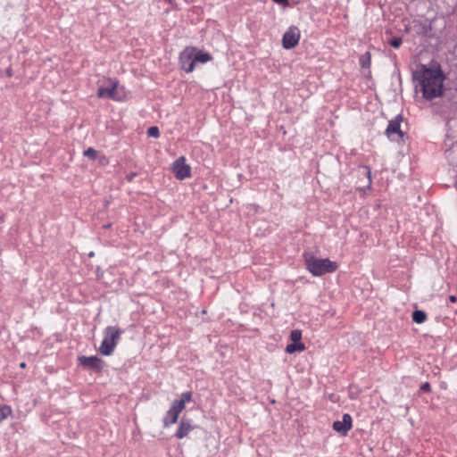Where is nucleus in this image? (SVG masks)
Listing matches in <instances>:
<instances>
[{
  "instance_id": "f257e3e1",
  "label": "nucleus",
  "mask_w": 457,
  "mask_h": 457,
  "mask_svg": "<svg viewBox=\"0 0 457 457\" xmlns=\"http://www.w3.org/2000/svg\"><path fill=\"white\" fill-rule=\"evenodd\" d=\"M414 78L418 80L420 91L426 99L432 100L442 96L445 78L439 70L428 69L422 65L414 73Z\"/></svg>"
},
{
  "instance_id": "f03ea898",
  "label": "nucleus",
  "mask_w": 457,
  "mask_h": 457,
  "mask_svg": "<svg viewBox=\"0 0 457 457\" xmlns=\"http://www.w3.org/2000/svg\"><path fill=\"white\" fill-rule=\"evenodd\" d=\"M122 330L114 326H108L104 330V339L99 347V352L105 356H109L114 351Z\"/></svg>"
},
{
  "instance_id": "7ed1b4c3",
  "label": "nucleus",
  "mask_w": 457,
  "mask_h": 457,
  "mask_svg": "<svg viewBox=\"0 0 457 457\" xmlns=\"http://www.w3.org/2000/svg\"><path fill=\"white\" fill-rule=\"evenodd\" d=\"M305 264L307 270L313 276H321L325 273L333 272L337 269L336 262L328 259H320L312 255H307L305 257Z\"/></svg>"
},
{
  "instance_id": "20e7f679",
  "label": "nucleus",
  "mask_w": 457,
  "mask_h": 457,
  "mask_svg": "<svg viewBox=\"0 0 457 457\" xmlns=\"http://www.w3.org/2000/svg\"><path fill=\"white\" fill-rule=\"evenodd\" d=\"M191 400V392H185L181 395V398L179 400L173 401L170 409L167 411L163 419L164 427H169L170 425L176 423L179 413L185 409L186 403H188Z\"/></svg>"
},
{
  "instance_id": "39448f33",
  "label": "nucleus",
  "mask_w": 457,
  "mask_h": 457,
  "mask_svg": "<svg viewBox=\"0 0 457 457\" xmlns=\"http://www.w3.org/2000/svg\"><path fill=\"white\" fill-rule=\"evenodd\" d=\"M97 96L100 98H112L116 101H122L125 98V94L118 85V82L113 79L109 80V85L105 87H99Z\"/></svg>"
},
{
  "instance_id": "423d86ee",
  "label": "nucleus",
  "mask_w": 457,
  "mask_h": 457,
  "mask_svg": "<svg viewBox=\"0 0 457 457\" xmlns=\"http://www.w3.org/2000/svg\"><path fill=\"white\" fill-rule=\"evenodd\" d=\"M194 46L186 47L179 55V64L183 71L189 73L195 69V62L193 57Z\"/></svg>"
},
{
  "instance_id": "0eeeda50",
  "label": "nucleus",
  "mask_w": 457,
  "mask_h": 457,
  "mask_svg": "<svg viewBox=\"0 0 457 457\" xmlns=\"http://www.w3.org/2000/svg\"><path fill=\"white\" fill-rule=\"evenodd\" d=\"M172 171L178 179H184L189 178L191 175V168L186 163L185 157L178 158L172 164Z\"/></svg>"
},
{
  "instance_id": "6e6552de",
  "label": "nucleus",
  "mask_w": 457,
  "mask_h": 457,
  "mask_svg": "<svg viewBox=\"0 0 457 457\" xmlns=\"http://www.w3.org/2000/svg\"><path fill=\"white\" fill-rule=\"evenodd\" d=\"M402 116L398 115L395 120L389 121L386 133L390 140L398 141L403 138V133L401 130Z\"/></svg>"
},
{
  "instance_id": "1a4fd4ad",
  "label": "nucleus",
  "mask_w": 457,
  "mask_h": 457,
  "mask_svg": "<svg viewBox=\"0 0 457 457\" xmlns=\"http://www.w3.org/2000/svg\"><path fill=\"white\" fill-rule=\"evenodd\" d=\"M300 39V31L298 28L292 26L283 35L282 45L286 49L294 48Z\"/></svg>"
},
{
  "instance_id": "9d476101",
  "label": "nucleus",
  "mask_w": 457,
  "mask_h": 457,
  "mask_svg": "<svg viewBox=\"0 0 457 457\" xmlns=\"http://www.w3.org/2000/svg\"><path fill=\"white\" fill-rule=\"evenodd\" d=\"M79 364L84 368L101 370L104 367V361L97 356H81L79 358Z\"/></svg>"
},
{
  "instance_id": "9b49d317",
  "label": "nucleus",
  "mask_w": 457,
  "mask_h": 457,
  "mask_svg": "<svg viewBox=\"0 0 457 457\" xmlns=\"http://www.w3.org/2000/svg\"><path fill=\"white\" fill-rule=\"evenodd\" d=\"M351 428L352 417L348 413L343 415L342 420H337L333 423V429L342 435H346Z\"/></svg>"
},
{
  "instance_id": "f8f14e48",
  "label": "nucleus",
  "mask_w": 457,
  "mask_h": 457,
  "mask_svg": "<svg viewBox=\"0 0 457 457\" xmlns=\"http://www.w3.org/2000/svg\"><path fill=\"white\" fill-rule=\"evenodd\" d=\"M194 426L191 424L190 420L182 419L179 424V427L176 432V436L178 438H183L187 436L191 430H193Z\"/></svg>"
},
{
  "instance_id": "ddd939ff",
  "label": "nucleus",
  "mask_w": 457,
  "mask_h": 457,
  "mask_svg": "<svg viewBox=\"0 0 457 457\" xmlns=\"http://www.w3.org/2000/svg\"><path fill=\"white\" fill-rule=\"evenodd\" d=\"M193 57H194L195 65L196 63H202V64L206 63L212 59L211 54H209L206 52L198 50L196 47H194Z\"/></svg>"
},
{
  "instance_id": "4468645a",
  "label": "nucleus",
  "mask_w": 457,
  "mask_h": 457,
  "mask_svg": "<svg viewBox=\"0 0 457 457\" xmlns=\"http://www.w3.org/2000/svg\"><path fill=\"white\" fill-rule=\"evenodd\" d=\"M305 349V346L302 343L297 342H292L291 344L287 345L286 347V352L287 353H294L295 352H303Z\"/></svg>"
},
{
  "instance_id": "2eb2a0df",
  "label": "nucleus",
  "mask_w": 457,
  "mask_h": 457,
  "mask_svg": "<svg viewBox=\"0 0 457 457\" xmlns=\"http://www.w3.org/2000/svg\"><path fill=\"white\" fill-rule=\"evenodd\" d=\"M427 319V314L423 311L416 310L412 312V320L414 322L420 324Z\"/></svg>"
},
{
  "instance_id": "dca6fc26",
  "label": "nucleus",
  "mask_w": 457,
  "mask_h": 457,
  "mask_svg": "<svg viewBox=\"0 0 457 457\" xmlns=\"http://www.w3.org/2000/svg\"><path fill=\"white\" fill-rule=\"evenodd\" d=\"M11 411L8 406L0 407V423L11 414Z\"/></svg>"
},
{
  "instance_id": "f3484780",
  "label": "nucleus",
  "mask_w": 457,
  "mask_h": 457,
  "mask_svg": "<svg viewBox=\"0 0 457 457\" xmlns=\"http://www.w3.org/2000/svg\"><path fill=\"white\" fill-rule=\"evenodd\" d=\"M290 339L292 342L301 343L300 341L302 339V332L298 329L292 330L290 334Z\"/></svg>"
},
{
  "instance_id": "a211bd4d",
  "label": "nucleus",
  "mask_w": 457,
  "mask_h": 457,
  "mask_svg": "<svg viewBox=\"0 0 457 457\" xmlns=\"http://www.w3.org/2000/svg\"><path fill=\"white\" fill-rule=\"evenodd\" d=\"M360 62L362 67H370V53H365L361 58Z\"/></svg>"
},
{
  "instance_id": "6ab92c4d",
  "label": "nucleus",
  "mask_w": 457,
  "mask_h": 457,
  "mask_svg": "<svg viewBox=\"0 0 457 457\" xmlns=\"http://www.w3.org/2000/svg\"><path fill=\"white\" fill-rule=\"evenodd\" d=\"M147 135L151 137H159L160 136V132H159V129L157 127H150L148 129H147Z\"/></svg>"
},
{
  "instance_id": "aec40b11",
  "label": "nucleus",
  "mask_w": 457,
  "mask_h": 457,
  "mask_svg": "<svg viewBox=\"0 0 457 457\" xmlns=\"http://www.w3.org/2000/svg\"><path fill=\"white\" fill-rule=\"evenodd\" d=\"M361 170H362V173L367 177L368 187H370V185H371V173H370V170L367 166H363L361 168Z\"/></svg>"
},
{
  "instance_id": "412c9836",
  "label": "nucleus",
  "mask_w": 457,
  "mask_h": 457,
  "mask_svg": "<svg viewBox=\"0 0 457 457\" xmlns=\"http://www.w3.org/2000/svg\"><path fill=\"white\" fill-rule=\"evenodd\" d=\"M96 154L97 152L91 147H89L84 152V155L90 159H95L96 157Z\"/></svg>"
},
{
  "instance_id": "4be33fe9",
  "label": "nucleus",
  "mask_w": 457,
  "mask_h": 457,
  "mask_svg": "<svg viewBox=\"0 0 457 457\" xmlns=\"http://www.w3.org/2000/svg\"><path fill=\"white\" fill-rule=\"evenodd\" d=\"M402 38L401 37H394L390 40V45L394 47V48H399L402 45Z\"/></svg>"
},
{
  "instance_id": "5701e85b",
  "label": "nucleus",
  "mask_w": 457,
  "mask_h": 457,
  "mask_svg": "<svg viewBox=\"0 0 457 457\" xmlns=\"http://www.w3.org/2000/svg\"><path fill=\"white\" fill-rule=\"evenodd\" d=\"M420 389L425 392H429L431 390L429 383H428V382L422 383L420 386Z\"/></svg>"
},
{
  "instance_id": "b1692460",
  "label": "nucleus",
  "mask_w": 457,
  "mask_h": 457,
  "mask_svg": "<svg viewBox=\"0 0 457 457\" xmlns=\"http://www.w3.org/2000/svg\"><path fill=\"white\" fill-rule=\"evenodd\" d=\"M275 3L277 4H284V5H287L288 4V0H273Z\"/></svg>"
},
{
  "instance_id": "393cba45",
  "label": "nucleus",
  "mask_w": 457,
  "mask_h": 457,
  "mask_svg": "<svg viewBox=\"0 0 457 457\" xmlns=\"http://www.w3.org/2000/svg\"><path fill=\"white\" fill-rule=\"evenodd\" d=\"M449 300H450V302H452V303H455V302H456V300H457V298H456V296H454V295H450V296H449Z\"/></svg>"
},
{
  "instance_id": "a878e982",
  "label": "nucleus",
  "mask_w": 457,
  "mask_h": 457,
  "mask_svg": "<svg viewBox=\"0 0 457 457\" xmlns=\"http://www.w3.org/2000/svg\"><path fill=\"white\" fill-rule=\"evenodd\" d=\"M170 3L171 2V0H168Z\"/></svg>"
}]
</instances>
